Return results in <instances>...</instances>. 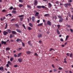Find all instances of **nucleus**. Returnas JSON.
Wrapping results in <instances>:
<instances>
[{
    "label": "nucleus",
    "mask_w": 73,
    "mask_h": 73,
    "mask_svg": "<svg viewBox=\"0 0 73 73\" xmlns=\"http://www.w3.org/2000/svg\"><path fill=\"white\" fill-rule=\"evenodd\" d=\"M22 48H21V47L20 48H19L18 49H17V50L18 51H20V50H21Z\"/></svg>",
    "instance_id": "37"
},
{
    "label": "nucleus",
    "mask_w": 73,
    "mask_h": 73,
    "mask_svg": "<svg viewBox=\"0 0 73 73\" xmlns=\"http://www.w3.org/2000/svg\"><path fill=\"white\" fill-rule=\"evenodd\" d=\"M70 31H71V32L72 33V32H73V29H70Z\"/></svg>",
    "instance_id": "56"
},
{
    "label": "nucleus",
    "mask_w": 73,
    "mask_h": 73,
    "mask_svg": "<svg viewBox=\"0 0 73 73\" xmlns=\"http://www.w3.org/2000/svg\"><path fill=\"white\" fill-rule=\"evenodd\" d=\"M24 19L23 17H22V18H20V20L21 21H23V19Z\"/></svg>",
    "instance_id": "41"
},
{
    "label": "nucleus",
    "mask_w": 73,
    "mask_h": 73,
    "mask_svg": "<svg viewBox=\"0 0 73 73\" xmlns=\"http://www.w3.org/2000/svg\"><path fill=\"white\" fill-rule=\"evenodd\" d=\"M21 54V52H20L19 54H18V57H20Z\"/></svg>",
    "instance_id": "30"
},
{
    "label": "nucleus",
    "mask_w": 73,
    "mask_h": 73,
    "mask_svg": "<svg viewBox=\"0 0 73 73\" xmlns=\"http://www.w3.org/2000/svg\"><path fill=\"white\" fill-rule=\"evenodd\" d=\"M60 41H62V42H63L64 41V40H63V39L62 38H61L60 39Z\"/></svg>",
    "instance_id": "50"
},
{
    "label": "nucleus",
    "mask_w": 73,
    "mask_h": 73,
    "mask_svg": "<svg viewBox=\"0 0 73 73\" xmlns=\"http://www.w3.org/2000/svg\"><path fill=\"white\" fill-rule=\"evenodd\" d=\"M56 4H58L60 3V2L58 1H56Z\"/></svg>",
    "instance_id": "45"
},
{
    "label": "nucleus",
    "mask_w": 73,
    "mask_h": 73,
    "mask_svg": "<svg viewBox=\"0 0 73 73\" xmlns=\"http://www.w3.org/2000/svg\"><path fill=\"white\" fill-rule=\"evenodd\" d=\"M19 2L20 3H23L24 2V0H19Z\"/></svg>",
    "instance_id": "32"
},
{
    "label": "nucleus",
    "mask_w": 73,
    "mask_h": 73,
    "mask_svg": "<svg viewBox=\"0 0 73 73\" xmlns=\"http://www.w3.org/2000/svg\"><path fill=\"white\" fill-rule=\"evenodd\" d=\"M36 15H38L39 14V13L37 12L36 13Z\"/></svg>",
    "instance_id": "62"
},
{
    "label": "nucleus",
    "mask_w": 73,
    "mask_h": 73,
    "mask_svg": "<svg viewBox=\"0 0 73 73\" xmlns=\"http://www.w3.org/2000/svg\"><path fill=\"white\" fill-rule=\"evenodd\" d=\"M58 17L59 18V19H62V16L61 15H58Z\"/></svg>",
    "instance_id": "27"
},
{
    "label": "nucleus",
    "mask_w": 73,
    "mask_h": 73,
    "mask_svg": "<svg viewBox=\"0 0 73 73\" xmlns=\"http://www.w3.org/2000/svg\"><path fill=\"white\" fill-rule=\"evenodd\" d=\"M3 34L4 36H7L8 34V32H6V31H4L3 32Z\"/></svg>",
    "instance_id": "3"
},
{
    "label": "nucleus",
    "mask_w": 73,
    "mask_h": 73,
    "mask_svg": "<svg viewBox=\"0 0 73 73\" xmlns=\"http://www.w3.org/2000/svg\"><path fill=\"white\" fill-rule=\"evenodd\" d=\"M23 6V5L22 4H19V7H20V8L22 7Z\"/></svg>",
    "instance_id": "24"
},
{
    "label": "nucleus",
    "mask_w": 73,
    "mask_h": 73,
    "mask_svg": "<svg viewBox=\"0 0 73 73\" xmlns=\"http://www.w3.org/2000/svg\"><path fill=\"white\" fill-rule=\"evenodd\" d=\"M7 31L8 33H9V34L11 33V32H12V31H11V30L10 29H7Z\"/></svg>",
    "instance_id": "11"
},
{
    "label": "nucleus",
    "mask_w": 73,
    "mask_h": 73,
    "mask_svg": "<svg viewBox=\"0 0 73 73\" xmlns=\"http://www.w3.org/2000/svg\"><path fill=\"white\" fill-rule=\"evenodd\" d=\"M31 41H29L28 42V44L29 45H30V46H32V45L31 44Z\"/></svg>",
    "instance_id": "16"
},
{
    "label": "nucleus",
    "mask_w": 73,
    "mask_h": 73,
    "mask_svg": "<svg viewBox=\"0 0 73 73\" xmlns=\"http://www.w3.org/2000/svg\"><path fill=\"white\" fill-rule=\"evenodd\" d=\"M53 71L54 72H57V70L56 68H54L53 69Z\"/></svg>",
    "instance_id": "25"
},
{
    "label": "nucleus",
    "mask_w": 73,
    "mask_h": 73,
    "mask_svg": "<svg viewBox=\"0 0 73 73\" xmlns=\"http://www.w3.org/2000/svg\"><path fill=\"white\" fill-rule=\"evenodd\" d=\"M28 29L29 31H31L32 29L30 27H28Z\"/></svg>",
    "instance_id": "23"
},
{
    "label": "nucleus",
    "mask_w": 73,
    "mask_h": 73,
    "mask_svg": "<svg viewBox=\"0 0 73 73\" xmlns=\"http://www.w3.org/2000/svg\"><path fill=\"white\" fill-rule=\"evenodd\" d=\"M55 20H56V19H57V16H56V15H55Z\"/></svg>",
    "instance_id": "61"
},
{
    "label": "nucleus",
    "mask_w": 73,
    "mask_h": 73,
    "mask_svg": "<svg viewBox=\"0 0 73 73\" xmlns=\"http://www.w3.org/2000/svg\"><path fill=\"white\" fill-rule=\"evenodd\" d=\"M44 17H47V16H49V14H46L44 15Z\"/></svg>",
    "instance_id": "20"
},
{
    "label": "nucleus",
    "mask_w": 73,
    "mask_h": 73,
    "mask_svg": "<svg viewBox=\"0 0 73 73\" xmlns=\"http://www.w3.org/2000/svg\"><path fill=\"white\" fill-rule=\"evenodd\" d=\"M61 19L59 20V23H62V21L63 20V19L62 18V19Z\"/></svg>",
    "instance_id": "21"
},
{
    "label": "nucleus",
    "mask_w": 73,
    "mask_h": 73,
    "mask_svg": "<svg viewBox=\"0 0 73 73\" xmlns=\"http://www.w3.org/2000/svg\"><path fill=\"white\" fill-rule=\"evenodd\" d=\"M40 20H38L37 21V23H40Z\"/></svg>",
    "instance_id": "59"
},
{
    "label": "nucleus",
    "mask_w": 73,
    "mask_h": 73,
    "mask_svg": "<svg viewBox=\"0 0 73 73\" xmlns=\"http://www.w3.org/2000/svg\"><path fill=\"white\" fill-rule=\"evenodd\" d=\"M35 56H38V55H37V53H35Z\"/></svg>",
    "instance_id": "63"
},
{
    "label": "nucleus",
    "mask_w": 73,
    "mask_h": 73,
    "mask_svg": "<svg viewBox=\"0 0 73 73\" xmlns=\"http://www.w3.org/2000/svg\"><path fill=\"white\" fill-rule=\"evenodd\" d=\"M14 59V58H11L10 59V60L11 62H12L13 61V60Z\"/></svg>",
    "instance_id": "35"
},
{
    "label": "nucleus",
    "mask_w": 73,
    "mask_h": 73,
    "mask_svg": "<svg viewBox=\"0 0 73 73\" xmlns=\"http://www.w3.org/2000/svg\"><path fill=\"white\" fill-rule=\"evenodd\" d=\"M48 5L49 6V7H52V5L51 3H49L48 4Z\"/></svg>",
    "instance_id": "28"
},
{
    "label": "nucleus",
    "mask_w": 73,
    "mask_h": 73,
    "mask_svg": "<svg viewBox=\"0 0 73 73\" xmlns=\"http://www.w3.org/2000/svg\"><path fill=\"white\" fill-rule=\"evenodd\" d=\"M67 27H68V28H70V27H71L70 26V25H67Z\"/></svg>",
    "instance_id": "47"
},
{
    "label": "nucleus",
    "mask_w": 73,
    "mask_h": 73,
    "mask_svg": "<svg viewBox=\"0 0 73 73\" xmlns=\"http://www.w3.org/2000/svg\"><path fill=\"white\" fill-rule=\"evenodd\" d=\"M5 11H6L5 9H3L2 10V12H5Z\"/></svg>",
    "instance_id": "52"
},
{
    "label": "nucleus",
    "mask_w": 73,
    "mask_h": 73,
    "mask_svg": "<svg viewBox=\"0 0 73 73\" xmlns=\"http://www.w3.org/2000/svg\"><path fill=\"white\" fill-rule=\"evenodd\" d=\"M13 7L11 6L9 8V9L10 10H12L13 9Z\"/></svg>",
    "instance_id": "39"
},
{
    "label": "nucleus",
    "mask_w": 73,
    "mask_h": 73,
    "mask_svg": "<svg viewBox=\"0 0 73 73\" xmlns=\"http://www.w3.org/2000/svg\"><path fill=\"white\" fill-rule=\"evenodd\" d=\"M15 21V19H12L11 20V21Z\"/></svg>",
    "instance_id": "55"
},
{
    "label": "nucleus",
    "mask_w": 73,
    "mask_h": 73,
    "mask_svg": "<svg viewBox=\"0 0 73 73\" xmlns=\"http://www.w3.org/2000/svg\"><path fill=\"white\" fill-rule=\"evenodd\" d=\"M64 6L66 7L67 8L69 6V3H65L64 4Z\"/></svg>",
    "instance_id": "4"
},
{
    "label": "nucleus",
    "mask_w": 73,
    "mask_h": 73,
    "mask_svg": "<svg viewBox=\"0 0 73 73\" xmlns=\"http://www.w3.org/2000/svg\"><path fill=\"white\" fill-rule=\"evenodd\" d=\"M54 49H53L52 48H50V50L49 51H52V50H54Z\"/></svg>",
    "instance_id": "54"
},
{
    "label": "nucleus",
    "mask_w": 73,
    "mask_h": 73,
    "mask_svg": "<svg viewBox=\"0 0 73 73\" xmlns=\"http://www.w3.org/2000/svg\"><path fill=\"white\" fill-rule=\"evenodd\" d=\"M31 52L29 51H27L26 52V53L28 54H31Z\"/></svg>",
    "instance_id": "26"
},
{
    "label": "nucleus",
    "mask_w": 73,
    "mask_h": 73,
    "mask_svg": "<svg viewBox=\"0 0 73 73\" xmlns=\"http://www.w3.org/2000/svg\"><path fill=\"white\" fill-rule=\"evenodd\" d=\"M9 15L10 16H12V14H9Z\"/></svg>",
    "instance_id": "64"
},
{
    "label": "nucleus",
    "mask_w": 73,
    "mask_h": 73,
    "mask_svg": "<svg viewBox=\"0 0 73 73\" xmlns=\"http://www.w3.org/2000/svg\"><path fill=\"white\" fill-rule=\"evenodd\" d=\"M0 70L1 71L2 70L3 71H4V68L3 67L1 66L0 67Z\"/></svg>",
    "instance_id": "10"
},
{
    "label": "nucleus",
    "mask_w": 73,
    "mask_h": 73,
    "mask_svg": "<svg viewBox=\"0 0 73 73\" xmlns=\"http://www.w3.org/2000/svg\"><path fill=\"white\" fill-rule=\"evenodd\" d=\"M47 25H49V26H51V25H52V23H51V22L50 21H48L47 22Z\"/></svg>",
    "instance_id": "2"
},
{
    "label": "nucleus",
    "mask_w": 73,
    "mask_h": 73,
    "mask_svg": "<svg viewBox=\"0 0 73 73\" xmlns=\"http://www.w3.org/2000/svg\"><path fill=\"white\" fill-rule=\"evenodd\" d=\"M10 49H11V48L9 47H6V50L7 51V50H9Z\"/></svg>",
    "instance_id": "19"
},
{
    "label": "nucleus",
    "mask_w": 73,
    "mask_h": 73,
    "mask_svg": "<svg viewBox=\"0 0 73 73\" xmlns=\"http://www.w3.org/2000/svg\"><path fill=\"white\" fill-rule=\"evenodd\" d=\"M57 26L58 28V29H60V25H57Z\"/></svg>",
    "instance_id": "48"
},
{
    "label": "nucleus",
    "mask_w": 73,
    "mask_h": 73,
    "mask_svg": "<svg viewBox=\"0 0 73 73\" xmlns=\"http://www.w3.org/2000/svg\"><path fill=\"white\" fill-rule=\"evenodd\" d=\"M12 34H13V35H16V34H17V33H16V31H12Z\"/></svg>",
    "instance_id": "8"
},
{
    "label": "nucleus",
    "mask_w": 73,
    "mask_h": 73,
    "mask_svg": "<svg viewBox=\"0 0 73 73\" xmlns=\"http://www.w3.org/2000/svg\"><path fill=\"white\" fill-rule=\"evenodd\" d=\"M35 17L34 16H33L32 17V21H33V22H35Z\"/></svg>",
    "instance_id": "9"
},
{
    "label": "nucleus",
    "mask_w": 73,
    "mask_h": 73,
    "mask_svg": "<svg viewBox=\"0 0 73 73\" xmlns=\"http://www.w3.org/2000/svg\"><path fill=\"white\" fill-rule=\"evenodd\" d=\"M15 25L17 28H19V26L18 24H15Z\"/></svg>",
    "instance_id": "36"
},
{
    "label": "nucleus",
    "mask_w": 73,
    "mask_h": 73,
    "mask_svg": "<svg viewBox=\"0 0 73 73\" xmlns=\"http://www.w3.org/2000/svg\"><path fill=\"white\" fill-rule=\"evenodd\" d=\"M37 8L39 9H40V8H41V6H38L36 7Z\"/></svg>",
    "instance_id": "29"
},
{
    "label": "nucleus",
    "mask_w": 73,
    "mask_h": 73,
    "mask_svg": "<svg viewBox=\"0 0 73 73\" xmlns=\"http://www.w3.org/2000/svg\"><path fill=\"white\" fill-rule=\"evenodd\" d=\"M22 26L25 29H26V27H25V26L24 25V24L22 25Z\"/></svg>",
    "instance_id": "34"
},
{
    "label": "nucleus",
    "mask_w": 73,
    "mask_h": 73,
    "mask_svg": "<svg viewBox=\"0 0 73 73\" xmlns=\"http://www.w3.org/2000/svg\"><path fill=\"white\" fill-rule=\"evenodd\" d=\"M15 37V35H13L12 34H10V38H12V37Z\"/></svg>",
    "instance_id": "5"
},
{
    "label": "nucleus",
    "mask_w": 73,
    "mask_h": 73,
    "mask_svg": "<svg viewBox=\"0 0 73 73\" xmlns=\"http://www.w3.org/2000/svg\"><path fill=\"white\" fill-rule=\"evenodd\" d=\"M7 25H7V23H6L5 26V29H7Z\"/></svg>",
    "instance_id": "42"
},
{
    "label": "nucleus",
    "mask_w": 73,
    "mask_h": 73,
    "mask_svg": "<svg viewBox=\"0 0 73 73\" xmlns=\"http://www.w3.org/2000/svg\"><path fill=\"white\" fill-rule=\"evenodd\" d=\"M16 31L17 32H19V33H21V31L18 29H17Z\"/></svg>",
    "instance_id": "22"
},
{
    "label": "nucleus",
    "mask_w": 73,
    "mask_h": 73,
    "mask_svg": "<svg viewBox=\"0 0 73 73\" xmlns=\"http://www.w3.org/2000/svg\"><path fill=\"white\" fill-rule=\"evenodd\" d=\"M37 1L36 0H35V2H34V5H37Z\"/></svg>",
    "instance_id": "14"
},
{
    "label": "nucleus",
    "mask_w": 73,
    "mask_h": 73,
    "mask_svg": "<svg viewBox=\"0 0 73 73\" xmlns=\"http://www.w3.org/2000/svg\"><path fill=\"white\" fill-rule=\"evenodd\" d=\"M7 44V42H6L5 41L4 42V41L2 40L1 42V44L2 45L3 44Z\"/></svg>",
    "instance_id": "6"
},
{
    "label": "nucleus",
    "mask_w": 73,
    "mask_h": 73,
    "mask_svg": "<svg viewBox=\"0 0 73 73\" xmlns=\"http://www.w3.org/2000/svg\"><path fill=\"white\" fill-rule=\"evenodd\" d=\"M72 54H73L72 53H71L70 55V57H73V56L72 55Z\"/></svg>",
    "instance_id": "46"
},
{
    "label": "nucleus",
    "mask_w": 73,
    "mask_h": 73,
    "mask_svg": "<svg viewBox=\"0 0 73 73\" xmlns=\"http://www.w3.org/2000/svg\"><path fill=\"white\" fill-rule=\"evenodd\" d=\"M22 59L21 58H20L18 59V61L19 62H22Z\"/></svg>",
    "instance_id": "12"
},
{
    "label": "nucleus",
    "mask_w": 73,
    "mask_h": 73,
    "mask_svg": "<svg viewBox=\"0 0 73 73\" xmlns=\"http://www.w3.org/2000/svg\"><path fill=\"white\" fill-rule=\"evenodd\" d=\"M58 70H61L62 69V68L61 67H59L58 68Z\"/></svg>",
    "instance_id": "40"
},
{
    "label": "nucleus",
    "mask_w": 73,
    "mask_h": 73,
    "mask_svg": "<svg viewBox=\"0 0 73 73\" xmlns=\"http://www.w3.org/2000/svg\"><path fill=\"white\" fill-rule=\"evenodd\" d=\"M52 67H53V68H55V67L54 66V65L53 64H52Z\"/></svg>",
    "instance_id": "58"
},
{
    "label": "nucleus",
    "mask_w": 73,
    "mask_h": 73,
    "mask_svg": "<svg viewBox=\"0 0 73 73\" xmlns=\"http://www.w3.org/2000/svg\"><path fill=\"white\" fill-rule=\"evenodd\" d=\"M13 10H16V7H15L13 8Z\"/></svg>",
    "instance_id": "60"
},
{
    "label": "nucleus",
    "mask_w": 73,
    "mask_h": 73,
    "mask_svg": "<svg viewBox=\"0 0 73 73\" xmlns=\"http://www.w3.org/2000/svg\"><path fill=\"white\" fill-rule=\"evenodd\" d=\"M12 12L13 14H16V11L15 10H13L12 11Z\"/></svg>",
    "instance_id": "17"
},
{
    "label": "nucleus",
    "mask_w": 73,
    "mask_h": 73,
    "mask_svg": "<svg viewBox=\"0 0 73 73\" xmlns=\"http://www.w3.org/2000/svg\"><path fill=\"white\" fill-rule=\"evenodd\" d=\"M68 38H69V36L68 35H67L66 36L65 40L66 41V40H68Z\"/></svg>",
    "instance_id": "31"
},
{
    "label": "nucleus",
    "mask_w": 73,
    "mask_h": 73,
    "mask_svg": "<svg viewBox=\"0 0 73 73\" xmlns=\"http://www.w3.org/2000/svg\"><path fill=\"white\" fill-rule=\"evenodd\" d=\"M42 7V8H46V7L44 6H41V8Z\"/></svg>",
    "instance_id": "49"
},
{
    "label": "nucleus",
    "mask_w": 73,
    "mask_h": 73,
    "mask_svg": "<svg viewBox=\"0 0 73 73\" xmlns=\"http://www.w3.org/2000/svg\"><path fill=\"white\" fill-rule=\"evenodd\" d=\"M42 36V34L40 33L38 34V38H41Z\"/></svg>",
    "instance_id": "13"
},
{
    "label": "nucleus",
    "mask_w": 73,
    "mask_h": 73,
    "mask_svg": "<svg viewBox=\"0 0 73 73\" xmlns=\"http://www.w3.org/2000/svg\"><path fill=\"white\" fill-rule=\"evenodd\" d=\"M56 31L58 35H60V31H58V29H57Z\"/></svg>",
    "instance_id": "18"
},
{
    "label": "nucleus",
    "mask_w": 73,
    "mask_h": 73,
    "mask_svg": "<svg viewBox=\"0 0 73 73\" xmlns=\"http://www.w3.org/2000/svg\"><path fill=\"white\" fill-rule=\"evenodd\" d=\"M72 0H69L68 2H70V3H72Z\"/></svg>",
    "instance_id": "57"
},
{
    "label": "nucleus",
    "mask_w": 73,
    "mask_h": 73,
    "mask_svg": "<svg viewBox=\"0 0 73 73\" xmlns=\"http://www.w3.org/2000/svg\"><path fill=\"white\" fill-rule=\"evenodd\" d=\"M14 57H17V55L16 54H14Z\"/></svg>",
    "instance_id": "51"
},
{
    "label": "nucleus",
    "mask_w": 73,
    "mask_h": 73,
    "mask_svg": "<svg viewBox=\"0 0 73 73\" xmlns=\"http://www.w3.org/2000/svg\"><path fill=\"white\" fill-rule=\"evenodd\" d=\"M16 41L17 42H19V41H20V42H22V40L18 38L16 40Z\"/></svg>",
    "instance_id": "7"
},
{
    "label": "nucleus",
    "mask_w": 73,
    "mask_h": 73,
    "mask_svg": "<svg viewBox=\"0 0 73 73\" xmlns=\"http://www.w3.org/2000/svg\"><path fill=\"white\" fill-rule=\"evenodd\" d=\"M27 7L28 8H31V7L29 5H27Z\"/></svg>",
    "instance_id": "43"
},
{
    "label": "nucleus",
    "mask_w": 73,
    "mask_h": 73,
    "mask_svg": "<svg viewBox=\"0 0 73 73\" xmlns=\"http://www.w3.org/2000/svg\"><path fill=\"white\" fill-rule=\"evenodd\" d=\"M14 67L15 68H16V67H17V65H15L14 66Z\"/></svg>",
    "instance_id": "53"
},
{
    "label": "nucleus",
    "mask_w": 73,
    "mask_h": 73,
    "mask_svg": "<svg viewBox=\"0 0 73 73\" xmlns=\"http://www.w3.org/2000/svg\"><path fill=\"white\" fill-rule=\"evenodd\" d=\"M9 65H12V63L11 62H10V61H8V62H7V64L6 65L7 68H8V67H9Z\"/></svg>",
    "instance_id": "1"
},
{
    "label": "nucleus",
    "mask_w": 73,
    "mask_h": 73,
    "mask_svg": "<svg viewBox=\"0 0 73 73\" xmlns=\"http://www.w3.org/2000/svg\"><path fill=\"white\" fill-rule=\"evenodd\" d=\"M29 25L30 27H33V25H32V23H30L29 24Z\"/></svg>",
    "instance_id": "33"
},
{
    "label": "nucleus",
    "mask_w": 73,
    "mask_h": 73,
    "mask_svg": "<svg viewBox=\"0 0 73 73\" xmlns=\"http://www.w3.org/2000/svg\"><path fill=\"white\" fill-rule=\"evenodd\" d=\"M42 25H43V23H39L38 25V27H39L40 26H42Z\"/></svg>",
    "instance_id": "15"
},
{
    "label": "nucleus",
    "mask_w": 73,
    "mask_h": 73,
    "mask_svg": "<svg viewBox=\"0 0 73 73\" xmlns=\"http://www.w3.org/2000/svg\"><path fill=\"white\" fill-rule=\"evenodd\" d=\"M22 44L23 46V47H25V44L24 43H23V42H22Z\"/></svg>",
    "instance_id": "44"
},
{
    "label": "nucleus",
    "mask_w": 73,
    "mask_h": 73,
    "mask_svg": "<svg viewBox=\"0 0 73 73\" xmlns=\"http://www.w3.org/2000/svg\"><path fill=\"white\" fill-rule=\"evenodd\" d=\"M19 17H24V15H19L18 16Z\"/></svg>",
    "instance_id": "38"
}]
</instances>
